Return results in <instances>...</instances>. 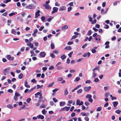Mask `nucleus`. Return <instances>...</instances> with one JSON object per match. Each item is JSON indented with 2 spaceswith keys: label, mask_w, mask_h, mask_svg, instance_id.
Returning <instances> with one entry per match:
<instances>
[{
  "label": "nucleus",
  "mask_w": 121,
  "mask_h": 121,
  "mask_svg": "<svg viewBox=\"0 0 121 121\" xmlns=\"http://www.w3.org/2000/svg\"><path fill=\"white\" fill-rule=\"evenodd\" d=\"M45 19V17L44 16L42 17H41V19L42 21L43 22H44V21Z\"/></svg>",
  "instance_id": "32"
},
{
  "label": "nucleus",
  "mask_w": 121,
  "mask_h": 121,
  "mask_svg": "<svg viewBox=\"0 0 121 121\" xmlns=\"http://www.w3.org/2000/svg\"><path fill=\"white\" fill-rule=\"evenodd\" d=\"M11 70H10V68L9 67L7 68L6 69H5L4 70V75H9L10 72Z\"/></svg>",
  "instance_id": "1"
},
{
  "label": "nucleus",
  "mask_w": 121,
  "mask_h": 121,
  "mask_svg": "<svg viewBox=\"0 0 121 121\" xmlns=\"http://www.w3.org/2000/svg\"><path fill=\"white\" fill-rule=\"evenodd\" d=\"M92 95L90 94H87L86 96V98H87L90 99L92 98Z\"/></svg>",
  "instance_id": "20"
},
{
  "label": "nucleus",
  "mask_w": 121,
  "mask_h": 121,
  "mask_svg": "<svg viewBox=\"0 0 121 121\" xmlns=\"http://www.w3.org/2000/svg\"><path fill=\"white\" fill-rule=\"evenodd\" d=\"M51 48L52 49H54L55 48L54 45L53 43H51Z\"/></svg>",
  "instance_id": "25"
},
{
  "label": "nucleus",
  "mask_w": 121,
  "mask_h": 121,
  "mask_svg": "<svg viewBox=\"0 0 121 121\" xmlns=\"http://www.w3.org/2000/svg\"><path fill=\"white\" fill-rule=\"evenodd\" d=\"M40 12V11L39 10H38L37 12H35V17L36 18H37L40 15L39 13Z\"/></svg>",
  "instance_id": "9"
},
{
  "label": "nucleus",
  "mask_w": 121,
  "mask_h": 121,
  "mask_svg": "<svg viewBox=\"0 0 121 121\" xmlns=\"http://www.w3.org/2000/svg\"><path fill=\"white\" fill-rule=\"evenodd\" d=\"M43 6L45 7V8L48 10H49L51 9V8L50 7V6L48 4H43Z\"/></svg>",
  "instance_id": "7"
},
{
  "label": "nucleus",
  "mask_w": 121,
  "mask_h": 121,
  "mask_svg": "<svg viewBox=\"0 0 121 121\" xmlns=\"http://www.w3.org/2000/svg\"><path fill=\"white\" fill-rule=\"evenodd\" d=\"M72 9V8L71 7H69L68 9V11L69 12Z\"/></svg>",
  "instance_id": "36"
},
{
  "label": "nucleus",
  "mask_w": 121,
  "mask_h": 121,
  "mask_svg": "<svg viewBox=\"0 0 121 121\" xmlns=\"http://www.w3.org/2000/svg\"><path fill=\"white\" fill-rule=\"evenodd\" d=\"M37 89H38L39 88H41V87H42L43 86V85H42L40 86L39 85H37Z\"/></svg>",
  "instance_id": "42"
},
{
  "label": "nucleus",
  "mask_w": 121,
  "mask_h": 121,
  "mask_svg": "<svg viewBox=\"0 0 121 121\" xmlns=\"http://www.w3.org/2000/svg\"><path fill=\"white\" fill-rule=\"evenodd\" d=\"M88 18H89V20L90 22H92V19L91 17V16L90 15H89L88 16Z\"/></svg>",
  "instance_id": "24"
},
{
  "label": "nucleus",
  "mask_w": 121,
  "mask_h": 121,
  "mask_svg": "<svg viewBox=\"0 0 121 121\" xmlns=\"http://www.w3.org/2000/svg\"><path fill=\"white\" fill-rule=\"evenodd\" d=\"M34 6L32 4H30L28 5H27L26 6V8L28 9H33V7Z\"/></svg>",
  "instance_id": "8"
},
{
  "label": "nucleus",
  "mask_w": 121,
  "mask_h": 121,
  "mask_svg": "<svg viewBox=\"0 0 121 121\" xmlns=\"http://www.w3.org/2000/svg\"><path fill=\"white\" fill-rule=\"evenodd\" d=\"M39 107L40 108H44L45 106L44 104H42Z\"/></svg>",
  "instance_id": "62"
},
{
  "label": "nucleus",
  "mask_w": 121,
  "mask_h": 121,
  "mask_svg": "<svg viewBox=\"0 0 121 121\" xmlns=\"http://www.w3.org/2000/svg\"><path fill=\"white\" fill-rule=\"evenodd\" d=\"M108 105V102H106L104 105V107H107Z\"/></svg>",
  "instance_id": "56"
},
{
  "label": "nucleus",
  "mask_w": 121,
  "mask_h": 121,
  "mask_svg": "<svg viewBox=\"0 0 121 121\" xmlns=\"http://www.w3.org/2000/svg\"><path fill=\"white\" fill-rule=\"evenodd\" d=\"M17 14V13L16 12H15L14 13H10L9 14V15L10 17H11L13 15H16Z\"/></svg>",
  "instance_id": "17"
},
{
  "label": "nucleus",
  "mask_w": 121,
  "mask_h": 121,
  "mask_svg": "<svg viewBox=\"0 0 121 121\" xmlns=\"http://www.w3.org/2000/svg\"><path fill=\"white\" fill-rule=\"evenodd\" d=\"M35 88H33L32 89H30V90H29L28 91V93H30V92H31Z\"/></svg>",
  "instance_id": "39"
},
{
  "label": "nucleus",
  "mask_w": 121,
  "mask_h": 121,
  "mask_svg": "<svg viewBox=\"0 0 121 121\" xmlns=\"http://www.w3.org/2000/svg\"><path fill=\"white\" fill-rule=\"evenodd\" d=\"M91 51L93 53H95L96 52V51L94 49H92L91 50Z\"/></svg>",
  "instance_id": "45"
},
{
  "label": "nucleus",
  "mask_w": 121,
  "mask_h": 121,
  "mask_svg": "<svg viewBox=\"0 0 121 121\" xmlns=\"http://www.w3.org/2000/svg\"><path fill=\"white\" fill-rule=\"evenodd\" d=\"M77 37V36L76 35H74L71 38V39H74L76 38Z\"/></svg>",
  "instance_id": "37"
},
{
  "label": "nucleus",
  "mask_w": 121,
  "mask_h": 121,
  "mask_svg": "<svg viewBox=\"0 0 121 121\" xmlns=\"http://www.w3.org/2000/svg\"><path fill=\"white\" fill-rule=\"evenodd\" d=\"M41 100H39L38 101V103L37 104H36V105L37 106H38L40 105V102Z\"/></svg>",
  "instance_id": "33"
},
{
  "label": "nucleus",
  "mask_w": 121,
  "mask_h": 121,
  "mask_svg": "<svg viewBox=\"0 0 121 121\" xmlns=\"http://www.w3.org/2000/svg\"><path fill=\"white\" fill-rule=\"evenodd\" d=\"M40 55L42 57H44L45 56V54L44 52H42L40 53Z\"/></svg>",
  "instance_id": "15"
},
{
  "label": "nucleus",
  "mask_w": 121,
  "mask_h": 121,
  "mask_svg": "<svg viewBox=\"0 0 121 121\" xmlns=\"http://www.w3.org/2000/svg\"><path fill=\"white\" fill-rule=\"evenodd\" d=\"M6 58L9 60H13L14 59V57H11L10 55H8L6 57Z\"/></svg>",
  "instance_id": "2"
},
{
  "label": "nucleus",
  "mask_w": 121,
  "mask_h": 121,
  "mask_svg": "<svg viewBox=\"0 0 121 121\" xmlns=\"http://www.w3.org/2000/svg\"><path fill=\"white\" fill-rule=\"evenodd\" d=\"M84 119L86 121H88L89 120V118L88 117H84Z\"/></svg>",
  "instance_id": "60"
},
{
  "label": "nucleus",
  "mask_w": 121,
  "mask_h": 121,
  "mask_svg": "<svg viewBox=\"0 0 121 121\" xmlns=\"http://www.w3.org/2000/svg\"><path fill=\"white\" fill-rule=\"evenodd\" d=\"M110 96L111 97V100H112L114 99H117V98L116 97H113L112 95H110Z\"/></svg>",
  "instance_id": "26"
},
{
  "label": "nucleus",
  "mask_w": 121,
  "mask_h": 121,
  "mask_svg": "<svg viewBox=\"0 0 121 121\" xmlns=\"http://www.w3.org/2000/svg\"><path fill=\"white\" fill-rule=\"evenodd\" d=\"M121 111L119 110H117L115 111V112L118 114H119L120 113Z\"/></svg>",
  "instance_id": "51"
},
{
  "label": "nucleus",
  "mask_w": 121,
  "mask_h": 121,
  "mask_svg": "<svg viewBox=\"0 0 121 121\" xmlns=\"http://www.w3.org/2000/svg\"><path fill=\"white\" fill-rule=\"evenodd\" d=\"M65 104L64 102H61L60 103V106H62Z\"/></svg>",
  "instance_id": "22"
},
{
  "label": "nucleus",
  "mask_w": 121,
  "mask_h": 121,
  "mask_svg": "<svg viewBox=\"0 0 121 121\" xmlns=\"http://www.w3.org/2000/svg\"><path fill=\"white\" fill-rule=\"evenodd\" d=\"M42 112L43 114H44L46 113V112L45 109H44L42 111Z\"/></svg>",
  "instance_id": "47"
},
{
  "label": "nucleus",
  "mask_w": 121,
  "mask_h": 121,
  "mask_svg": "<svg viewBox=\"0 0 121 121\" xmlns=\"http://www.w3.org/2000/svg\"><path fill=\"white\" fill-rule=\"evenodd\" d=\"M59 90L58 89H56L53 90L52 91L53 92H56Z\"/></svg>",
  "instance_id": "46"
},
{
  "label": "nucleus",
  "mask_w": 121,
  "mask_h": 121,
  "mask_svg": "<svg viewBox=\"0 0 121 121\" xmlns=\"http://www.w3.org/2000/svg\"><path fill=\"white\" fill-rule=\"evenodd\" d=\"M109 26L108 25L106 24L104 26V28L105 29H108L109 28Z\"/></svg>",
  "instance_id": "34"
},
{
  "label": "nucleus",
  "mask_w": 121,
  "mask_h": 121,
  "mask_svg": "<svg viewBox=\"0 0 121 121\" xmlns=\"http://www.w3.org/2000/svg\"><path fill=\"white\" fill-rule=\"evenodd\" d=\"M54 84V83L53 82H52V83L49 84V85H48L47 86V87H49L53 85Z\"/></svg>",
  "instance_id": "44"
},
{
  "label": "nucleus",
  "mask_w": 121,
  "mask_h": 121,
  "mask_svg": "<svg viewBox=\"0 0 121 121\" xmlns=\"http://www.w3.org/2000/svg\"><path fill=\"white\" fill-rule=\"evenodd\" d=\"M7 12L6 11V12H5L4 13H3L2 14V15L3 16H4L6 17V16L7 15Z\"/></svg>",
  "instance_id": "43"
},
{
  "label": "nucleus",
  "mask_w": 121,
  "mask_h": 121,
  "mask_svg": "<svg viewBox=\"0 0 121 121\" xmlns=\"http://www.w3.org/2000/svg\"><path fill=\"white\" fill-rule=\"evenodd\" d=\"M31 100V99L30 98H28L26 100V101L28 103H29Z\"/></svg>",
  "instance_id": "54"
},
{
  "label": "nucleus",
  "mask_w": 121,
  "mask_h": 121,
  "mask_svg": "<svg viewBox=\"0 0 121 121\" xmlns=\"http://www.w3.org/2000/svg\"><path fill=\"white\" fill-rule=\"evenodd\" d=\"M73 43V42H69L67 43V44L68 45H70L72 44Z\"/></svg>",
  "instance_id": "50"
},
{
  "label": "nucleus",
  "mask_w": 121,
  "mask_h": 121,
  "mask_svg": "<svg viewBox=\"0 0 121 121\" xmlns=\"http://www.w3.org/2000/svg\"><path fill=\"white\" fill-rule=\"evenodd\" d=\"M27 45L28 46L30 47L31 48H33L34 47L33 45L30 42H28L27 43Z\"/></svg>",
  "instance_id": "6"
},
{
  "label": "nucleus",
  "mask_w": 121,
  "mask_h": 121,
  "mask_svg": "<svg viewBox=\"0 0 121 121\" xmlns=\"http://www.w3.org/2000/svg\"><path fill=\"white\" fill-rule=\"evenodd\" d=\"M58 9V8L57 7H53V11L51 12L53 14L57 12Z\"/></svg>",
  "instance_id": "5"
},
{
  "label": "nucleus",
  "mask_w": 121,
  "mask_h": 121,
  "mask_svg": "<svg viewBox=\"0 0 121 121\" xmlns=\"http://www.w3.org/2000/svg\"><path fill=\"white\" fill-rule=\"evenodd\" d=\"M113 106L114 107H116L118 104V103L117 101H115L113 102L112 103Z\"/></svg>",
  "instance_id": "13"
},
{
  "label": "nucleus",
  "mask_w": 121,
  "mask_h": 121,
  "mask_svg": "<svg viewBox=\"0 0 121 121\" xmlns=\"http://www.w3.org/2000/svg\"><path fill=\"white\" fill-rule=\"evenodd\" d=\"M64 95H67L68 93V89L67 88H65L64 90Z\"/></svg>",
  "instance_id": "18"
},
{
  "label": "nucleus",
  "mask_w": 121,
  "mask_h": 121,
  "mask_svg": "<svg viewBox=\"0 0 121 121\" xmlns=\"http://www.w3.org/2000/svg\"><path fill=\"white\" fill-rule=\"evenodd\" d=\"M96 22V19H95L91 22V23L92 24H94Z\"/></svg>",
  "instance_id": "52"
},
{
  "label": "nucleus",
  "mask_w": 121,
  "mask_h": 121,
  "mask_svg": "<svg viewBox=\"0 0 121 121\" xmlns=\"http://www.w3.org/2000/svg\"><path fill=\"white\" fill-rule=\"evenodd\" d=\"M88 35H90L92 33V32L91 30H90L88 31Z\"/></svg>",
  "instance_id": "29"
},
{
  "label": "nucleus",
  "mask_w": 121,
  "mask_h": 121,
  "mask_svg": "<svg viewBox=\"0 0 121 121\" xmlns=\"http://www.w3.org/2000/svg\"><path fill=\"white\" fill-rule=\"evenodd\" d=\"M38 30L37 29H35V30H34V31L33 33L34 34H36Z\"/></svg>",
  "instance_id": "59"
},
{
  "label": "nucleus",
  "mask_w": 121,
  "mask_h": 121,
  "mask_svg": "<svg viewBox=\"0 0 121 121\" xmlns=\"http://www.w3.org/2000/svg\"><path fill=\"white\" fill-rule=\"evenodd\" d=\"M44 28V27L43 26H41L39 29V30L40 31H42Z\"/></svg>",
  "instance_id": "57"
},
{
  "label": "nucleus",
  "mask_w": 121,
  "mask_h": 121,
  "mask_svg": "<svg viewBox=\"0 0 121 121\" xmlns=\"http://www.w3.org/2000/svg\"><path fill=\"white\" fill-rule=\"evenodd\" d=\"M15 96L17 97H19L20 96V95L17 92H16L15 93Z\"/></svg>",
  "instance_id": "35"
},
{
  "label": "nucleus",
  "mask_w": 121,
  "mask_h": 121,
  "mask_svg": "<svg viewBox=\"0 0 121 121\" xmlns=\"http://www.w3.org/2000/svg\"><path fill=\"white\" fill-rule=\"evenodd\" d=\"M66 10V7L65 6H63L60 7L59 9V11H63Z\"/></svg>",
  "instance_id": "12"
},
{
  "label": "nucleus",
  "mask_w": 121,
  "mask_h": 121,
  "mask_svg": "<svg viewBox=\"0 0 121 121\" xmlns=\"http://www.w3.org/2000/svg\"><path fill=\"white\" fill-rule=\"evenodd\" d=\"M25 47H22L21 48L20 51L22 52H23L24 51V50H25Z\"/></svg>",
  "instance_id": "41"
},
{
  "label": "nucleus",
  "mask_w": 121,
  "mask_h": 121,
  "mask_svg": "<svg viewBox=\"0 0 121 121\" xmlns=\"http://www.w3.org/2000/svg\"><path fill=\"white\" fill-rule=\"evenodd\" d=\"M11 33L12 34L15 35L16 34V32L15 30H13V29H12Z\"/></svg>",
  "instance_id": "58"
},
{
  "label": "nucleus",
  "mask_w": 121,
  "mask_h": 121,
  "mask_svg": "<svg viewBox=\"0 0 121 121\" xmlns=\"http://www.w3.org/2000/svg\"><path fill=\"white\" fill-rule=\"evenodd\" d=\"M95 27L98 28H100V25L98 24H97L95 25Z\"/></svg>",
  "instance_id": "63"
},
{
  "label": "nucleus",
  "mask_w": 121,
  "mask_h": 121,
  "mask_svg": "<svg viewBox=\"0 0 121 121\" xmlns=\"http://www.w3.org/2000/svg\"><path fill=\"white\" fill-rule=\"evenodd\" d=\"M31 82L33 83H36V81L35 79H34L31 80Z\"/></svg>",
  "instance_id": "64"
},
{
  "label": "nucleus",
  "mask_w": 121,
  "mask_h": 121,
  "mask_svg": "<svg viewBox=\"0 0 121 121\" xmlns=\"http://www.w3.org/2000/svg\"><path fill=\"white\" fill-rule=\"evenodd\" d=\"M24 85L27 88H30V86L28 84L27 80H26L25 81Z\"/></svg>",
  "instance_id": "11"
},
{
  "label": "nucleus",
  "mask_w": 121,
  "mask_h": 121,
  "mask_svg": "<svg viewBox=\"0 0 121 121\" xmlns=\"http://www.w3.org/2000/svg\"><path fill=\"white\" fill-rule=\"evenodd\" d=\"M65 50H70L72 49V48L70 46H66L65 48Z\"/></svg>",
  "instance_id": "14"
},
{
  "label": "nucleus",
  "mask_w": 121,
  "mask_h": 121,
  "mask_svg": "<svg viewBox=\"0 0 121 121\" xmlns=\"http://www.w3.org/2000/svg\"><path fill=\"white\" fill-rule=\"evenodd\" d=\"M7 107L10 109H12L13 108V107L12 105L10 104H8L7 105Z\"/></svg>",
  "instance_id": "23"
},
{
  "label": "nucleus",
  "mask_w": 121,
  "mask_h": 121,
  "mask_svg": "<svg viewBox=\"0 0 121 121\" xmlns=\"http://www.w3.org/2000/svg\"><path fill=\"white\" fill-rule=\"evenodd\" d=\"M66 56L64 54H63L60 57V58L62 60H63L65 59L66 58Z\"/></svg>",
  "instance_id": "21"
},
{
  "label": "nucleus",
  "mask_w": 121,
  "mask_h": 121,
  "mask_svg": "<svg viewBox=\"0 0 121 121\" xmlns=\"http://www.w3.org/2000/svg\"><path fill=\"white\" fill-rule=\"evenodd\" d=\"M62 69V67L61 66H57V69Z\"/></svg>",
  "instance_id": "49"
},
{
  "label": "nucleus",
  "mask_w": 121,
  "mask_h": 121,
  "mask_svg": "<svg viewBox=\"0 0 121 121\" xmlns=\"http://www.w3.org/2000/svg\"><path fill=\"white\" fill-rule=\"evenodd\" d=\"M73 52L71 51L68 54V56L70 57H71L72 55L73 54Z\"/></svg>",
  "instance_id": "31"
},
{
  "label": "nucleus",
  "mask_w": 121,
  "mask_h": 121,
  "mask_svg": "<svg viewBox=\"0 0 121 121\" xmlns=\"http://www.w3.org/2000/svg\"><path fill=\"white\" fill-rule=\"evenodd\" d=\"M68 26L67 25H65L62 27H61V29H66L68 28Z\"/></svg>",
  "instance_id": "19"
},
{
  "label": "nucleus",
  "mask_w": 121,
  "mask_h": 121,
  "mask_svg": "<svg viewBox=\"0 0 121 121\" xmlns=\"http://www.w3.org/2000/svg\"><path fill=\"white\" fill-rule=\"evenodd\" d=\"M63 78L61 77H60L58 78L57 79L59 81H61L63 79Z\"/></svg>",
  "instance_id": "55"
},
{
  "label": "nucleus",
  "mask_w": 121,
  "mask_h": 121,
  "mask_svg": "<svg viewBox=\"0 0 121 121\" xmlns=\"http://www.w3.org/2000/svg\"><path fill=\"white\" fill-rule=\"evenodd\" d=\"M11 0H6L5 1H3V2L5 3L6 4L9 2H10Z\"/></svg>",
  "instance_id": "30"
},
{
  "label": "nucleus",
  "mask_w": 121,
  "mask_h": 121,
  "mask_svg": "<svg viewBox=\"0 0 121 121\" xmlns=\"http://www.w3.org/2000/svg\"><path fill=\"white\" fill-rule=\"evenodd\" d=\"M83 104V102L82 101H81L80 102V101L79 99H78L76 101V104L77 105L80 106L82 105Z\"/></svg>",
  "instance_id": "3"
},
{
  "label": "nucleus",
  "mask_w": 121,
  "mask_h": 121,
  "mask_svg": "<svg viewBox=\"0 0 121 121\" xmlns=\"http://www.w3.org/2000/svg\"><path fill=\"white\" fill-rule=\"evenodd\" d=\"M6 6V5L4 4L1 3L0 4V6L3 7H5Z\"/></svg>",
  "instance_id": "40"
},
{
  "label": "nucleus",
  "mask_w": 121,
  "mask_h": 121,
  "mask_svg": "<svg viewBox=\"0 0 121 121\" xmlns=\"http://www.w3.org/2000/svg\"><path fill=\"white\" fill-rule=\"evenodd\" d=\"M91 88L90 86L88 87H85L84 88V90L85 91H88Z\"/></svg>",
  "instance_id": "10"
},
{
  "label": "nucleus",
  "mask_w": 121,
  "mask_h": 121,
  "mask_svg": "<svg viewBox=\"0 0 121 121\" xmlns=\"http://www.w3.org/2000/svg\"><path fill=\"white\" fill-rule=\"evenodd\" d=\"M99 69V67H96L94 68V69H93L92 70V71H94L95 70H97Z\"/></svg>",
  "instance_id": "38"
},
{
  "label": "nucleus",
  "mask_w": 121,
  "mask_h": 121,
  "mask_svg": "<svg viewBox=\"0 0 121 121\" xmlns=\"http://www.w3.org/2000/svg\"><path fill=\"white\" fill-rule=\"evenodd\" d=\"M53 100L55 102H56L57 101V100L55 98L53 99Z\"/></svg>",
  "instance_id": "61"
},
{
  "label": "nucleus",
  "mask_w": 121,
  "mask_h": 121,
  "mask_svg": "<svg viewBox=\"0 0 121 121\" xmlns=\"http://www.w3.org/2000/svg\"><path fill=\"white\" fill-rule=\"evenodd\" d=\"M37 117L38 119H41L42 120L44 118V117L43 115H39L37 116Z\"/></svg>",
  "instance_id": "16"
},
{
  "label": "nucleus",
  "mask_w": 121,
  "mask_h": 121,
  "mask_svg": "<svg viewBox=\"0 0 121 121\" xmlns=\"http://www.w3.org/2000/svg\"><path fill=\"white\" fill-rule=\"evenodd\" d=\"M82 91V90L81 89H80L77 91V92L78 94H80L81 93Z\"/></svg>",
  "instance_id": "28"
},
{
  "label": "nucleus",
  "mask_w": 121,
  "mask_h": 121,
  "mask_svg": "<svg viewBox=\"0 0 121 121\" xmlns=\"http://www.w3.org/2000/svg\"><path fill=\"white\" fill-rule=\"evenodd\" d=\"M50 56H51L52 58H54L55 57V56L54 55V54L53 53H51L50 55Z\"/></svg>",
  "instance_id": "48"
},
{
  "label": "nucleus",
  "mask_w": 121,
  "mask_h": 121,
  "mask_svg": "<svg viewBox=\"0 0 121 121\" xmlns=\"http://www.w3.org/2000/svg\"><path fill=\"white\" fill-rule=\"evenodd\" d=\"M70 108V107H65L62 108L61 110V111H68Z\"/></svg>",
  "instance_id": "4"
},
{
  "label": "nucleus",
  "mask_w": 121,
  "mask_h": 121,
  "mask_svg": "<svg viewBox=\"0 0 121 121\" xmlns=\"http://www.w3.org/2000/svg\"><path fill=\"white\" fill-rule=\"evenodd\" d=\"M80 79V78L79 77H78L76 78L75 80L77 81H79Z\"/></svg>",
  "instance_id": "53"
},
{
  "label": "nucleus",
  "mask_w": 121,
  "mask_h": 121,
  "mask_svg": "<svg viewBox=\"0 0 121 121\" xmlns=\"http://www.w3.org/2000/svg\"><path fill=\"white\" fill-rule=\"evenodd\" d=\"M102 110L101 107H98L96 110L97 111H100Z\"/></svg>",
  "instance_id": "27"
}]
</instances>
